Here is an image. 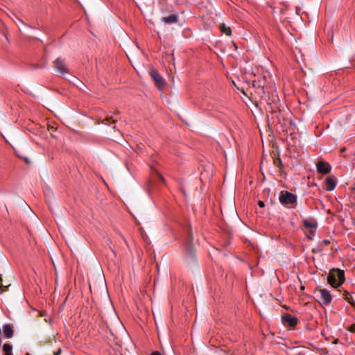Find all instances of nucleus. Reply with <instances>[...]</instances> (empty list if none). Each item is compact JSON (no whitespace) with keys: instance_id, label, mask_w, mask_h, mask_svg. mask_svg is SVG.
Instances as JSON below:
<instances>
[{"instance_id":"f257e3e1","label":"nucleus","mask_w":355,"mask_h":355,"mask_svg":"<svg viewBox=\"0 0 355 355\" xmlns=\"http://www.w3.org/2000/svg\"><path fill=\"white\" fill-rule=\"evenodd\" d=\"M345 272L344 270L339 268H332L330 270L327 282L334 288L340 286L345 282Z\"/></svg>"},{"instance_id":"393cba45","label":"nucleus","mask_w":355,"mask_h":355,"mask_svg":"<svg viewBox=\"0 0 355 355\" xmlns=\"http://www.w3.org/2000/svg\"><path fill=\"white\" fill-rule=\"evenodd\" d=\"M345 150V148H343L340 150V151H341V152H344Z\"/></svg>"},{"instance_id":"ddd939ff","label":"nucleus","mask_w":355,"mask_h":355,"mask_svg":"<svg viewBox=\"0 0 355 355\" xmlns=\"http://www.w3.org/2000/svg\"><path fill=\"white\" fill-rule=\"evenodd\" d=\"M343 297L346 301H347L349 304L353 306H355V301L354 300L352 296L347 291H343Z\"/></svg>"},{"instance_id":"9d476101","label":"nucleus","mask_w":355,"mask_h":355,"mask_svg":"<svg viewBox=\"0 0 355 355\" xmlns=\"http://www.w3.org/2000/svg\"><path fill=\"white\" fill-rule=\"evenodd\" d=\"M162 21L165 24H174L178 21V17L175 14H172L168 16L164 17L162 19Z\"/></svg>"},{"instance_id":"2eb2a0df","label":"nucleus","mask_w":355,"mask_h":355,"mask_svg":"<svg viewBox=\"0 0 355 355\" xmlns=\"http://www.w3.org/2000/svg\"><path fill=\"white\" fill-rule=\"evenodd\" d=\"M317 228H312L309 230V236H308V238L309 239H312V237L315 234Z\"/></svg>"},{"instance_id":"9b49d317","label":"nucleus","mask_w":355,"mask_h":355,"mask_svg":"<svg viewBox=\"0 0 355 355\" xmlns=\"http://www.w3.org/2000/svg\"><path fill=\"white\" fill-rule=\"evenodd\" d=\"M220 30L223 34L227 36H230L232 35L231 28L230 26H227L224 23L220 24Z\"/></svg>"},{"instance_id":"1a4fd4ad","label":"nucleus","mask_w":355,"mask_h":355,"mask_svg":"<svg viewBox=\"0 0 355 355\" xmlns=\"http://www.w3.org/2000/svg\"><path fill=\"white\" fill-rule=\"evenodd\" d=\"M3 332L6 338H10L13 336L14 331L13 327L10 324H6L3 326Z\"/></svg>"},{"instance_id":"423d86ee","label":"nucleus","mask_w":355,"mask_h":355,"mask_svg":"<svg viewBox=\"0 0 355 355\" xmlns=\"http://www.w3.org/2000/svg\"><path fill=\"white\" fill-rule=\"evenodd\" d=\"M316 168L319 173L328 174L331 170V166L327 162L319 161L316 163Z\"/></svg>"},{"instance_id":"6ab92c4d","label":"nucleus","mask_w":355,"mask_h":355,"mask_svg":"<svg viewBox=\"0 0 355 355\" xmlns=\"http://www.w3.org/2000/svg\"><path fill=\"white\" fill-rule=\"evenodd\" d=\"M106 300H107V304H108L110 306H111L112 309H114V307H113V306H112V302H111L110 299L109 297H107V298L106 299Z\"/></svg>"},{"instance_id":"f3484780","label":"nucleus","mask_w":355,"mask_h":355,"mask_svg":"<svg viewBox=\"0 0 355 355\" xmlns=\"http://www.w3.org/2000/svg\"><path fill=\"white\" fill-rule=\"evenodd\" d=\"M258 205H259L260 207H261V208H263V207H265V204H264V202H263V201H261V200H259V201L258 202Z\"/></svg>"},{"instance_id":"39448f33","label":"nucleus","mask_w":355,"mask_h":355,"mask_svg":"<svg viewBox=\"0 0 355 355\" xmlns=\"http://www.w3.org/2000/svg\"><path fill=\"white\" fill-rule=\"evenodd\" d=\"M53 67L55 70L62 75L69 73V69L64 60L58 58L53 62Z\"/></svg>"},{"instance_id":"a878e982","label":"nucleus","mask_w":355,"mask_h":355,"mask_svg":"<svg viewBox=\"0 0 355 355\" xmlns=\"http://www.w3.org/2000/svg\"><path fill=\"white\" fill-rule=\"evenodd\" d=\"M19 22H20L21 24H24L23 21H21V20H20V19H19Z\"/></svg>"},{"instance_id":"412c9836","label":"nucleus","mask_w":355,"mask_h":355,"mask_svg":"<svg viewBox=\"0 0 355 355\" xmlns=\"http://www.w3.org/2000/svg\"><path fill=\"white\" fill-rule=\"evenodd\" d=\"M151 355H162L161 353L158 351H155L152 352Z\"/></svg>"},{"instance_id":"a211bd4d","label":"nucleus","mask_w":355,"mask_h":355,"mask_svg":"<svg viewBox=\"0 0 355 355\" xmlns=\"http://www.w3.org/2000/svg\"><path fill=\"white\" fill-rule=\"evenodd\" d=\"M62 349L59 348L56 352H53V355H60Z\"/></svg>"},{"instance_id":"0eeeda50","label":"nucleus","mask_w":355,"mask_h":355,"mask_svg":"<svg viewBox=\"0 0 355 355\" xmlns=\"http://www.w3.org/2000/svg\"><path fill=\"white\" fill-rule=\"evenodd\" d=\"M319 292L322 302L324 304H329L332 300V297L329 291L327 289H321Z\"/></svg>"},{"instance_id":"5701e85b","label":"nucleus","mask_w":355,"mask_h":355,"mask_svg":"<svg viewBox=\"0 0 355 355\" xmlns=\"http://www.w3.org/2000/svg\"><path fill=\"white\" fill-rule=\"evenodd\" d=\"M2 282H3L2 277L0 276V288L3 287Z\"/></svg>"},{"instance_id":"20e7f679","label":"nucleus","mask_w":355,"mask_h":355,"mask_svg":"<svg viewBox=\"0 0 355 355\" xmlns=\"http://www.w3.org/2000/svg\"><path fill=\"white\" fill-rule=\"evenodd\" d=\"M149 73L151 78L155 81L156 86L159 89H162L164 86L165 82L162 76L158 72V71L156 69H153L149 71Z\"/></svg>"},{"instance_id":"dca6fc26","label":"nucleus","mask_w":355,"mask_h":355,"mask_svg":"<svg viewBox=\"0 0 355 355\" xmlns=\"http://www.w3.org/2000/svg\"><path fill=\"white\" fill-rule=\"evenodd\" d=\"M347 329L352 333H355V324H352L347 327Z\"/></svg>"},{"instance_id":"cd10ccee","label":"nucleus","mask_w":355,"mask_h":355,"mask_svg":"<svg viewBox=\"0 0 355 355\" xmlns=\"http://www.w3.org/2000/svg\"><path fill=\"white\" fill-rule=\"evenodd\" d=\"M26 355H30V354L28 353H27Z\"/></svg>"},{"instance_id":"6e6552de","label":"nucleus","mask_w":355,"mask_h":355,"mask_svg":"<svg viewBox=\"0 0 355 355\" xmlns=\"http://www.w3.org/2000/svg\"><path fill=\"white\" fill-rule=\"evenodd\" d=\"M336 186V182L334 177L332 176H328L325 179V189L328 191H333Z\"/></svg>"},{"instance_id":"b1692460","label":"nucleus","mask_w":355,"mask_h":355,"mask_svg":"<svg viewBox=\"0 0 355 355\" xmlns=\"http://www.w3.org/2000/svg\"><path fill=\"white\" fill-rule=\"evenodd\" d=\"M278 164L279 166H282V160L280 159H279Z\"/></svg>"},{"instance_id":"7ed1b4c3","label":"nucleus","mask_w":355,"mask_h":355,"mask_svg":"<svg viewBox=\"0 0 355 355\" xmlns=\"http://www.w3.org/2000/svg\"><path fill=\"white\" fill-rule=\"evenodd\" d=\"M282 322L285 327L293 329L298 323V318L286 312L281 317Z\"/></svg>"},{"instance_id":"f8f14e48","label":"nucleus","mask_w":355,"mask_h":355,"mask_svg":"<svg viewBox=\"0 0 355 355\" xmlns=\"http://www.w3.org/2000/svg\"><path fill=\"white\" fill-rule=\"evenodd\" d=\"M304 226L307 229L317 228L318 223L315 221L311 222L307 219H304L303 221Z\"/></svg>"},{"instance_id":"aec40b11","label":"nucleus","mask_w":355,"mask_h":355,"mask_svg":"<svg viewBox=\"0 0 355 355\" xmlns=\"http://www.w3.org/2000/svg\"><path fill=\"white\" fill-rule=\"evenodd\" d=\"M158 177L160 179V180H162L163 182H165V179L162 175L158 173Z\"/></svg>"},{"instance_id":"4468645a","label":"nucleus","mask_w":355,"mask_h":355,"mask_svg":"<svg viewBox=\"0 0 355 355\" xmlns=\"http://www.w3.org/2000/svg\"><path fill=\"white\" fill-rule=\"evenodd\" d=\"M3 350L5 352V355H12V347L10 344L5 343L3 345Z\"/></svg>"},{"instance_id":"bb28decb","label":"nucleus","mask_w":355,"mask_h":355,"mask_svg":"<svg viewBox=\"0 0 355 355\" xmlns=\"http://www.w3.org/2000/svg\"><path fill=\"white\" fill-rule=\"evenodd\" d=\"M40 316H44V314H42V312H40Z\"/></svg>"},{"instance_id":"4be33fe9","label":"nucleus","mask_w":355,"mask_h":355,"mask_svg":"<svg viewBox=\"0 0 355 355\" xmlns=\"http://www.w3.org/2000/svg\"><path fill=\"white\" fill-rule=\"evenodd\" d=\"M322 243H323L324 245H327L329 244V241H328V240H327V239H324V240H323V241H322Z\"/></svg>"},{"instance_id":"f03ea898","label":"nucleus","mask_w":355,"mask_h":355,"mask_svg":"<svg viewBox=\"0 0 355 355\" xmlns=\"http://www.w3.org/2000/svg\"><path fill=\"white\" fill-rule=\"evenodd\" d=\"M297 200V196L287 191H282L279 196V202L282 205L289 208L295 207Z\"/></svg>"}]
</instances>
